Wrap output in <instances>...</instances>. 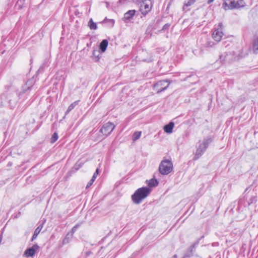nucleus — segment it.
Instances as JSON below:
<instances>
[{
    "label": "nucleus",
    "mask_w": 258,
    "mask_h": 258,
    "mask_svg": "<svg viewBox=\"0 0 258 258\" xmlns=\"http://www.w3.org/2000/svg\"><path fill=\"white\" fill-rule=\"evenodd\" d=\"M79 102V100H77V101H76L75 102H74L73 103H72V104H71L68 107L66 112V114H67L68 113H69L72 109H73L78 104Z\"/></svg>",
    "instance_id": "4be33fe9"
},
{
    "label": "nucleus",
    "mask_w": 258,
    "mask_h": 258,
    "mask_svg": "<svg viewBox=\"0 0 258 258\" xmlns=\"http://www.w3.org/2000/svg\"><path fill=\"white\" fill-rule=\"evenodd\" d=\"M94 181H95V180H94V179L91 178V179L88 182V183L86 185V188H88L90 186H91Z\"/></svg>",
    "instance_id": "72a5a7b5"
},
{
    "label": "nucleus",
    "mask_w": 258,
    "mask_h": 258,
    "mask_svg": "<svg viewBox=\"0 0 258 258\" xmlns=\"http://www.w3.org/2000/svg\"><path fill=\"white\" fill-rule=\"evenodd\" d=\"M223 26L222 23H219L218 27L214 30L212 34L214 40L217 42L221 41L224 34L223 32Z\"/></svg>",
    "instance_id": "423d86ee"
},
{
    "label": "nucleus",
    "mask_w": 258,
    "mask_h": 258,
    "mask_svg": "<svg viewBox=\"0 0 258 258\" xmlns=\"http://www.w3.org/2000/svg\"><path fill=\"white\" fill-rule=\"evenodd\" d=\"M223 8L225 10L236 9V1L234 0H224Z\"/></svg>",
    "instance_id": "9d476101"
},
{
    "label": "nucleus",
    "mask_w": 258,
    "mask_h": 258,
    "mask_svg": "<svg viewBox=\"0 0 258 258\" xmlns=\"http://www.w3.org/2000/svg\"><path fill=\"white\" fill-rule=\"evenodd\" d=\"M246 199V198H245V196L240 197L239 198V201L238 202V210H239L240 206L243 204V203L244 202V201Z\"/></svg>",
    "instance_id": "c85d7f7f"
},
{
    "label": "nucleus",
    "mask_w": 258,
    "mask_h": 258,
    "mask_svg": "<svg viewBox=\"0 0 258 258\" xmlns=\"http://www.w3.org/2000/svg\"><path fill=\"white\" fill-rule=\"evenodd\" d=\"M143 61H146V62H150L151 61V58L143 59Z\"/></svg>",
    "instance_id": "58836bf2"
},
{
    "label": "nucleus",
    "mask_w": 258,
    "mask_h": 258,
    "mask_svg": "<svg viewBox=\"0 0 258 258\" xmlns=\"http://www.w3.org/2000/svg\"><path fill=\"white\" fill-rule=\"evenodd\" d=\"M170 82L168 80L159 81L154 84V89L157 93H160L165 91L169 87Z\"/></svg>",
    "instance_id": "20e7f679"
},
{
    "label": "nucleus",
    "mask_w": 258,
    "mask_h": 258,
    "mask_svg": "<svg viewBox=\"0 0 258 258\" xmlns=\"http://www.w3.org/2000/svg\"><path fill=\"white\" fill-rule=\"evenodd\" d=\"M252 47L254 53H257L258 52V37L253 39Z\"/></svg>",
    "instance_id": "412c9836"
},
{
    "label": "nucleus",
    "mask_w": 258,
    "mask_h": 258,
    "mask_svg": "<svg viewBox=\"0 0 258 258\" xmlns=\"http://www.w3.org/2000/svg\"><path fill=\"white\" fill-rule=\"evenodd\" d=\"M100 53L101 52H100L99 50H93L92 54V58L95 61H98L99 60L100 58Z\"/></svg>",
    "instance_id": "aec40b11"
},
{
    "label": "nucleus",
    "mask_w": 258,
    "mask_h": 258,
    "mask_svg": "<svg viewBox=\"0 0 258 258\" xmlns=\"http://www.w3.org/2000/svg\"><path fill=\"white\" fill-rule=\"evenodd\" d=\"M108 44V40H103L99 44V49L98 50L101 53L105 52Z\"/></svg>",
    "instance_id": "4468645a"
},
{
    "label": "nucleus",
    "mask_w": 258,
    "mask_h": 258,
    "mask_svg": "<svg viewBox=\"0 0 258 258\" xmlns=\"http://www.w3.org/2000/svg\"><path fill=\"white\" fill-rule=\"evenodd\" d=\"M158 183L159 182L156 179L152 178L148 182V187L151 188V187H156L158 185Z\"/></svg>",
    "instance_id": "a211bd4d"
},
{
    "label": "nucleus",
    "mask_w": 258,
    "mask_h": 258,
    "mask_svg": "<svg viewBox=\"0 0 258 258\" xmlns=\"http://www.w3.org/2000/svg\"><path fill=\"white\" fill-rule=\"evenodd\" d=\"M29 81H28L26 83V85L23 87L22 91H21L20 93L19 94V96L20 97L21 96H22L24 94H25L27 91V90H29L32 88V86H29Z\"/></svg>",
    "instance_id": "dca6fc26"
},
{
    "label": "nucleus",
    "mask_w": 258,
    "mask_h": 258,
    "mask_svg": "<svg viewBox=\"0 0 258 258\" xmlns=\"http://www.w3.org/2000/svg\"><path fill=\"white\" fill-rule=\"evenodd\" d=\"M110 21L112 23V25H113L114 23V21L113 19H111Z\"/></svg>",
    "instance_id": "79ce46f5"
},
{
    "label": "nucleus",
    "mask_w": 258,
    "mask_h": 258,
    "mask_svg": "<svg viewBox=\"0 0 258 258\" xmlns=\"http://www.w3.org/2000/svg\"><path fill=\"white\" fill-rule=\"evenodd\" d=\"M193 76V75H189V76H188V77L186 78V79L185 80H186L188 78L190 77H191V76Z\"/></svg>",
    "instance_id": "37998d69"
},
{
    "label": "nucleus",
    "mask_w": 258,
    "mask_h": 258,
    "mask_svg": "<svg viewBox=\"0 0 258 258\" xmlns=\"http://www.w3.org/2000/svg\"><path fill=\"white\" fill-rule=\"evenodd\" d=\"M45 221L42 222V223H39V225L36 228V229L35 230L34 232L33 233V235L31 238V241H33L34 239H35L38 235L40 232L42 227H43V225L45 223Z\"/></svg>",
    "instance_id": "f8f14e48"
},
{
    "label": "nucleus",
    "mask_w": 258,
    "mask_h": 258,
    "mask_svg": "<svg viewBox=\"0 0 258 258\" xmlns=\"http://www.w3.org/2000/svg\"><path fill=\"white\" fill-rule=\"evenodd\" d=\"M80 226L79 224H76L75 226H74L72 229V232L73 233H75L76 231L77 230V228Z\"/></svg>",
    "instance_id": "f704fd0d"
},
{
    "label": "nucleus",
    "mask_w": 258,
    "mask_h": 258,
    "mask_svg": "<svg viewBox=\"0 0 258 258\" xmlns=\"http://www.w3.org/2000/svg\"><path fill=\"white\" fill-rule=\"evenodd\" d=\"M8 165H9V166H11V165H12V163H11L10 162V163H9Z\"/></svg>",
    "instance_id": "c03bdc74"
},
{
    "label": "nucleus",
    "mask_w": 258,
    "mask_h": 258,
    "mask_svg": "<svg viewBox=\"0 0 258 258\" xmlns=\"http://www.w3.org/2000/svg\"><path fill=\"white\" fill-rule=\"evenodd\" d=\"M174 123L172 121H170L168 124H166L164 126V131L167 134H171L172 133L173 128L174 127Z\"/></svg>",
    "instance_id": "2eb2a0df"
},
{
    "label": "nucleus",
    "mask_w": 258,
    "mask_h": 258,
    "mask_svg": "<svg viewBox=\"0 0 258 258\" xmlns=\"http://www.w3.org/2000/svg\"><path fill=\"white\" fill-rule=\"evenodd\" d=\"M207 148L202 143H200L197 148L194 159L198 160L203 155Z\"/></svg>",
    "instance_id": "6e6552de"
},
{
    "label": "nucleus",
    "mask_w": 258,
    "mask_h": 258,
    "mask_svg": "<svg viewBox=\"0 0 258 258\" xmlns=\"http://www.w3.org/2000/svg\"><path fill=\"white\" fill-rule=\"evenodd\" d=\"M8 101L11 108H14L17 103V100L16 99L13 100L12 99H10Z\"/></svg>",
    "instance_id": "a878e982"
},
{
    "label": "nucleus",
    "mask_w": 258,
    "mask_h": 258,
    "mask_svg": "<svg viewBox=\"0 0 258 258\" xmlns=\"http://www.w3.org/2000/svg\"><path fill=\"white\" fill-rule=\"evenodd\" d=\"M214 0H208V2H207V3L208 4H211V3H212Z\"/></svg>",
    "instance_id": "ea45409f"
},
{
    "label": "nucleus",
    "mask_w": 258,
    "mask_h": 258,
    "mask_svg": "<svg viewBox=\"0 0 258 258\" xmlns=\"http://www.w3.org/2000/svg\"><path fill=\"white\" fill-rule=\"evenodd\" d=\"M173 164L170 159H164L160 163L159 171L162 175H168L172 171Z\"/></svg>",
    "instance_id": "f03ea898"
},
{
    "label": "nucleus",
    "mask_w": 258,
    "mask_h": 258,
    "mask_svg": "<svg viewBox=\"0 0 258 258\" xmlns=\"http://www.w3.org/2000/svg\"><path fill=\"white\" fill-rule=\"evenodd\" d=\"M256 202V196H252L248 201V205H250L253 203H255Z\"/></svg>",
    "instance_id": "c756f323"
},
{
    "label": "nucleus",
    "mask_w": 258,
    "mask_h": 258,
    "mask_svg": "<svg viewBox=\"0 0 258 258\" xmlns=\"http://www.w3.org/2000/svg\"><path fill=\"white\" fill-rule=\"evenodd\" d=\"M141 132H136L133 135V140L135 141L138 140L141 136Z\"/></svg>",
    "instance_id": "bb28decb"
},
{
    "label": "nucleus",
    "mask_w": 258,
    "mask_h": 258,
    "mask_svg": "<svg viewBox=\"0 0 258 258\" xmlns=\"http://www.w3.org/2000/svg\"><path fill=\"white\" fill-rule=\"evenodd\" d=\"M88 26L91 30H96L97 26L96 23L94 22L92 19H91L88 22Z\"/></svg>",
    "instance_id": "5701e85b"
},
{
    "label": "nucleus",
    "mask_w": 258,
    "mask_h": 258,
    "mask_svg": "<svg viewBox=\"0 0 258 258\" xmlns=\"http://www.w3.org/2000/svg\"><path fill=\"white\" fill-rule=\"evenodd\" d=\"M26 0H18L16 5L15 8L17 10H20L23 8L24 5L25 4Z\"/></svg>",
    "instance_id": "6ab92c4d"
},
{
    "label": "nucleus",
    "mask_w": 258,
    "mask_h": 258,
    "mask_svg": "<svg viewBox=\"0 0 258 258\" xmlns=\"http://www.w3.org/2000/svg\"><path fill=\"white\" fill-rule=\"evenodd\" d=\"M115 127V126L113 123L108 122L102 126L100 130V132L103 135L107 136L111 134Z\"/></svg>",
    "instance_id": "0eeeda50"
},
{
    "label": "nucleus",
    "mask_w": 258,
    "mask_h": 258,
    "mask_svg": "<svg viewBox=\"0 0 258 258\" xmlns=\"http://www.w3.org/2000/svg\"><path fill=\"white\" fill-rule=\"evenodd\" d=\"M151 191V189L147 186L137 189L132 195L131 198L133 202L137 205L140 204L144 199L150 194Z\"/></svg>",
    "instance_id": "f257e3e1"
},
{
    "label": "nucleus",
    "mask_w": 258,
    "mask_h": 258,
    "mask_svg": "<svg viewBox=\"0 0 258 258\" xmlns=\"http://www.w3.org/2000/svg\"><path fill=\"white\" fill-rule=\"evenodd\" d=\"M58 138L57 133L56 132L54 133L50 139V142L51 143H55L57 140Z\"/></svg>",
    "instance_id": "cd10ccee"
},
{
    "label": "nucleus",
    "mask_w": 258,
    "mask_h": 258,
    "mask_svg": "<svg viewBox=\"0 0 258 258\" xmlns=\"http://www.w3.org/2000/svg\"><path fill=\"white\" fill-rule=\"evenodd\" d=\"M204 237V236H201L191 246H190L182 258H189L194 255V253L196 251V248L200 243V241Z\"/></svg>",
    "instance_id": "39448f33"
},
{
    "label": "nucleus",
    "mask_w": 258,
    "mask_h": 258,
    "mask_svg": "<svg viewBox=\"0 0 258 258\" xmlns=\"http://www.w3.org/2000/svg\"><path fill=\"white\" fill-rule=\"evenodd\" d=\"M128 0H119L118 3L121 5L125 4L127 3Z\"/></svg>",
    "instance_id": "e433bc0d"
},
{
    "label": "nucleus",
    "mask_w": 258,
    "mask_h": 258,
    "mask_svg": "<svg viewBox=\"0 0 258 258\" xmlns=\"http://www.w3.org/2000/svg\"><path fill=\"white\" fill-rule=\"evenodd\" d=\"M195 2V0H188L187 2H185L184 3V5L182 8V10L183 11L186 12L189 11V9H186L187 7L193 5Z\"/></svg>",
    "instance_id": "f3484780"
},
{
    "label": "nucleus",
    "mask_w": 258,
    "mask_h": 258,
    "mask_svg": "<svg viewBox=\"0 0 258 258\" xmlns=\"http://www.w3.org/2000/svg\"><path fill=\"white\" fill-rule=\"evenodd\" d=\"M82 166V164L81 163H80L79 164H78V163H77L75 166L74 167V169H75V170H79L81 167Z\"/></svg>",
    "instance_id": "c9c22d12"
},
{
    "label": "nucleus",
    "mask_w": 258,
    "mask_h": 258,
    "mask_svg": "<svg viewBox=\"0 0 258 258\" xmlns=\"http://www.w3.org/2000/svg\"><path fill=\"white\" fill-rule=\"evenodd\" d=\"M136 11L135 10H131L128 11L124 14L123 20L126 22L128 21H130L131 19L135 16Z\"/></svg>",
    "instance_id": "9b49d317"
},
{
    "label": "nucleus",
    "mask_w": 258,
    "mask_h": 258,
    "mask_svg": "<svg viewBox=\"0 0 258 258\" xmlns=\"http://www.w3.org/2000/svg\"><path fill=\"white\" fill-rule=\"evenodd\" d=\"M244 0H238L236 2V9L243 8L245 6L244 3L243 2Z\"/></svg>",
    "instance_id": "393cba45"
},
{
    "label": "nucleus",
    "mask_w": 258,
    "mask_h": 258,
    "mask_svg": "<svg viewBox=\"0 0 258 258\" xmlns=\"http://www.w3.org/2000/svg\"><path fill=\"white\" fill-rule=\"evenodd\" d=\"M214 137L213 136H208L204 138L202 143L207 147L208 148L209 145L213 141Z\"/></svg>",
    "instance_id": "ddd939ff"
},
{
    "label": "nucleus",
    "mask_w": 258,
    "mask_h": 258,
    "mask_svg": "<svg viewBox=\"0 0 258 258\" xmlns=\"http://www.w3.org/2000/svg\"><path fill=\"white\" fill-rule=\"evenodd\" d=\"M105 4H106V7L108 8V7L109 6V3L106 2H105Z\"/></svg>",
    "instance_id": "a19ab883"
},
{
    "label": "nucleus",
    "mask_w": 258,
    "mask_h": 258,
    "mask_svg": "<svg viewBox=\"0 0 258 258\" xmlns=\"http://www.w3.org/2000/svg\"><path fill=\"white\" fill-rule=\"evenodd\" d=\"M220 59L221 60V61H222L223 63L229 62L230 60L229 57V55L227 53L224 55H220Z\"/></svg>",
    "instance_id": "b1692460"
},
{
    "label": "nucleus",
    "mask_w": 258,
    "mask_h": 258,
    "mask_svg": "<svg viewBox=\"0 0 258 258\" xmlns=\"http://www.w3.org/2000/svg\"><path fill=\"white\" fill-rule=\"evenodd\" d=\"M174 257H176V254H175V255H174Z\"/></svg>",
    "instance_id": "a18cd8bd"
},
{
    "label": "nucleus",
    "mask_w": 258,
    "mask_h": 258,
    "mask_svg": "<svg viewBox=\"0 0 258 258\" xmlns=\"http://www.w3.org/2000/svg\"><path fill=\"white\" fill-rule=\"evenodd\" d=\"M39 248V246L37 244H34L31 247L27 248L23 255L26 257L33 256Z\"/></svg>",
    "instance_id": "1a4fd4ad"
},
{
    "label": "nucleus",
    "mask_w": 258,
    "mask_h": 258,
    "mask_svg": "<svg viewBox=\"0 0 258 258\" xmlns=\"http://www.w3.org/2000/svg\"><path fill=\"white\" fill-rule=\"evenodd\" d=\"M99 168H97L95 173H94L92 178L94 179V180H95L97 175L99 174Z\"/></svg>",
    "instance_id": "473e14b6"
},
{
    "label": "nucleus",
    "mask_w": 258,
    "mask_h": 258,
    "mask_svg": "<svg viewBox=\"0 0 258 258\" xmlns=\"http://www.w3.org/2000/svg\"><path fill=\"white\" fill-rule=\"evenodd\" d=\"M219 242H213L212 244V245L213 246H219Z\"/></svg>",
    "instance_id": "4c0bfd02"
},
{
    "label": "nucleus",
    "mask_w": 258,
    "mask_h": 258,
    "mask_svg": "<svg viewBox=\"0 0 258 258\" xmlns=\"http://www.w3.org/2000/svg\"><path fill=\"white\" fill-rule=\"evenodd\" d=\"M171 24H169V23H166V24H165L162 29L160 31H165L166 30H167L169 29V27L170 26Z\"/></svg>",
    "instance_id": "7c9ffc66"
},
{
    "label": "nucleus",
    "mask_w": 258,
    "mask_h": 258,
    "mask_svg": "<svg viewBox=\"0 0 258 258\" xmlns=\"http://www.w3.org/2000/svg\"><path fill=\"white\" fill-rule=\"evenodd\" d=\"M140 10L144 16L148 14L153 7V3L151 0H140Z\"/></svg>",
    "instance_id": "7ed1b4c3"
},
{
    "label": "nucleus",
    "mask_w": 258,
    "mask_h": 258,
    "mask_svg": "<svg viewBox=\"0 0 258 258\" xmlns=\"http://www.w3.org/2000/svg\"><path fill=\"white\" fill-rule=\"evenodd\" d=\"M69 239H70L69 233H68L66 235V236L65 237L64 239L63 240V241H62L63 244H65L68 243L69 242Z\"/></svg>",
    "instance_id": "2f4dec72"
}]
</instances>
